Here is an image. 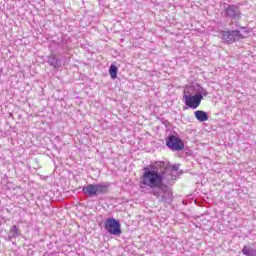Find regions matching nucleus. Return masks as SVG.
<instances>
[{
  "label": "nucleus",
  "mask_w": 256,
  "mask_h": 256,
  "mask_svg": "<svg viewBox=\"0 0 256 256\" xmlns=\"http://www.w3.org/2000/svg\"><path fill=\"white\" fill-rule=\"evenodd\" d=\"M196 95H201V97H202V99H203V97H207L208 92H207L204 88H201V89L199 90V92L196 93Z\"/></svg>",
  "instance_id": "nucleus-14"
},
{
  "label": "nucleus",
  "mask_w": 256,
  "mask_h": 256,
  "mask_svg": "<svg viewBox=\"0 0 256 256\" xmlns=\"http://www.w3.org/2000/svg\"><path fill=\"white\" fill-rule=\"evenodd\" d=\"M20 235H21V231L19 230V227L14 225L10 228L8 239L11 241V240L15 239L16 237H19Z\"/></svg>",
  "instance_id": "nucleus-10"
},
{
  "label": "nucleus",
  "mask_w": 256,
  "mask_h": 256,
  "mask_svg": "<svg viewBox=\"0 0 256 256\" xmlns=\"http://www.w3.org/2000/svg\"><path fill=\"white\" fill-rule=\"evenodd\" d=\"M163 181H165V175L159 172L157 168H144L140 180V187L142 189H145V187L152 189L151 194L154 195L158 201H161L162 203H171L173 193L167 186H163Z\"/></svg>",
  "instance_id": "nucleus-1"
},
{
  "label": "nucleus",
  "mask_w": 256,
  "mask_h": 256,
  "mask_svg": "<svg viewBox=\"0 0 256 256\" xmlns=\"http://www.w3.org/2000/svg\"><path fill=\"white\" fill-rule=\"evenodd\" d=\"M48 63L49 65H51V67H54L56 69V67H58L59 65V60H57V57L52 54L48 56Z\"/></svg>",
  "instance_id": "nucleus-12"
},
{
  "label": "nucleus",
  "mask_w": 256,
  "mask_h": 256,
  "mask_svg": "<svg viewBox=\"0 0 256 256\" xmlns=\"http://www.w3.org/2000/svg\"><path fill=\"white\" fill-rule=\"evenodd\" d=\"M222 15L226 17V19L239 21V19H241V9L235 4H225Z\"/></svg>",
  "instance_id": "nucleus-4"
},
{
  "label": "nucleus",
  "mask_w": 256,
  "mask_h": 256,
  "mask_svg": "<svg viewBox=\"0 0 256 256\" xmlns=\"http://www.w3.org/2000/svg\"><path fill=\"white\" fill-rule=\"evenodd\" d=\"M242 253L246 256H256V249L249 246H244L242 249Z\"/></svg>",
  "instance_id": "nucleus-11"
},
{
  "label": "nucleus",
  "mask_w": 256,
  "mask_h": 256,
  "mask_svg": "<svg viewBox=\"0 0 256 256\" xmlns=\"http://www.w3.org/2000/svg\"><path fill=\"white\" fill-rule=\"evenodd\" d=\"M183 99L186 107L190 109H197L201 105V101H203V97L200 94L184 93Z\"/></svg>",
  "instance_id": "nucleus-5"
},
{
  "label": "nucleus",
  "mask_w": 256,
  "mask_h": 256,
  "mask_svg": "<svg viewBox=\"0 0 256 256\" xmlns=\"http://www.w3.org/2000/svg\"><path fill=\"white\" fill-rule=\"evenodd\" d=\"M194 115L200 123H205V121H209V115H207V112L202 110H197L194 112Z\"/></svg>",
  "instance_id": "nucleus-9"
},
{
  "label": "nucleus",
  "mask_w": 256,
  "mask_h": 256,
  "mask_svg": "<svg viewBox=\"0 0 256 256\" xmlns=\"http://www.w3.org/2000/svg\"><path fill=\"white\" fill-rule=\"evenodd\" d=\"M84 195L87 197H95L97 195H105L109 193V183L102 182L100 184H89L82 188Z\"/></svg>",
  "instance_id": "nucleus-3"
},
{
  "label": "nucleus",
  "mask_w": 256,
  "mask_h": 256,
  "mask_svg": "<svg viewBox=\"0 0 256 256\" xmlns=\"http://www.w3.org/2000/svg\"><path fill=\"white\" fill-rule=\"evenodd\" d=\"M153 167L156 168L159 173H162L164 175V179H167L168 181L177 179V176L179 175V165H169L165 162H156L155 164L149 165L144 169H153Z\"/></svg>",
  "instance_id": "nucleus-2"
},
{
  "label": "nucleus",
  "mask_w": 256,
  "mask_h": 256,
  "mask_svg": "<svg viewBox=\"0 0 256 256\" xmlns=\"http://www.w3.org/2000/svg\"><path fill=\"white\" fill-rule=\"evenodd\" d=\"M236 39H245L239 30L222 31V40L225 43H233Z\"/></svg>",
  "instance_id": "nucleus-8"
},
{
  "label": "nucleus",
  "mask_w": 256,
  "mask_h": 256,
  "mask_svg": "<svg viewBox=\"0 0 256 256\" xmlns=\"http://www.w3.org/2000/svg\"><path fill=\"white\" fill-rule=\"evenodd\" d=\"M118 71H119V68L117 66L113 64L110 66L109 73H110L111 79H117Z\"/></svg>",
  "instance_id": "nucleus-13"
},
{
  "label": "nucleus",
  "mask_w": 256,
  "mask_h": 256,
  "mask_svg": "<svg viewBox=\"0 0 256 256\" xmlns=\"http://www.w3.org/2000/svg\"><path fill=\"white\" fill-rule=\"evenodd\" d=\"M166 145L169 149H171V151H183L185 149L183 140L173 135L168 137L166 140Z\"/></svg>",
  "instance_id": "nucleus-7"
},
{
  "label": "nucleus",
  "mask_w": 256,
  "mask_h": 256,
  "mask_svg": "<svg viewBox=\"0 0 256 256\" xmlns=\"http://www.w3.org/2000/svg\"><path fill=\"white\" fill-rule=\"evenodd\" d=\"M104 227L110 235H121V223L115 218H108L105 221Z\"/></svg>",
  "instance_id": "nucleus-6"
}]
</instances>
